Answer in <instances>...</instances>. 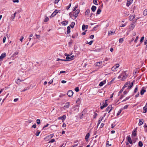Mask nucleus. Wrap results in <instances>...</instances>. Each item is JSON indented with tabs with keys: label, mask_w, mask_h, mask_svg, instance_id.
<instances>
[{
	"label": "nucleus",
	"mask_w": 147,
	"mask_h": 147,
	"mask_svg": "<svg viewBox=\"0 0 147 147\" xmlns=\"http://www.w3.org/2000/svg\"><path fill=\"white\" fill-rule=\"evenodd\" d=\"M88 25H85L83 24L82 26V30H85V28L87 29L88 28Z\"/></svg>",
	"instance_id": "412c9836"
},
{
	"label": "nucleus",
	"mask_w": 147,
	"mask_h": 147,
	"mask_svg": "<svg viewBox=\"0 0 147 147\" xmlns=\"http://www.w3.org/2000/svg\"><path fill=\"white\" fill-rule=\"evenodd\" d=\"M146 92V90H145L142 89L141 91L140 92V94L141 95H143L145 92Z\"/></svg>",
	"instance_id": "393cba45"
},
{
	"label": "nucleus",
	"mask_w": 147,
	"mask_h": 147,
	"mask_svg": "<svg viewBox=\"0 0 147 147\" xmlns=\"http://www.w3.org/2000/svg\"><path fill=\"white\" fill-rule=\"evenodd\" d=\"M127 140L130 144H133L131 139L130 136H127Z\"/></svg>",
	"instance_id": "423d86ee"
},
{
	"label": "nucleus",
	"mask_w": 147,
	"mask_h": 147,
	"mask_svg": "<svg viewBox=\"0 0 147 147\" xmlns=\"http://www.w3.org/2000/svg\"><path fill=\"white\" fill-rule=\"evenodd\" d=\"M19 53V52L18 51H16L14 52V53L13 54V55H12V57H14V56H16Z\"/></svg>",
	"instance_id": "c9c22d12"
},
{
	"label": "nucleus",
	"mask_w": 147,
	"mask_h": 147,
	"mask_svg": "<svg viewBox=\"0 0 147 147\" xmlns=\"http://www.w3.org/2000/svg\"><path fill=\"white\" fill-rule=\"evenodd\" d=\"M13 2L14 3H18L19 2V0H13Z\"/></svg>",
	"instance_id": "6e6d98bb"
},
{
	"label": "nucleus",
	"mask_w": 147,
	"mask_h": 147,
	"mask_svg": "<svg viewBox=\"0 0 147 147\" xmlns=\"http://www.w3.org/2000/svg\"><path fill=\"white\" fill-rule=\"evenodd\" d=\"M93 3L96 5H98L97 4V1L96 0H93Z\"/></svg>",
	"instance_id": "8fccbe9b"
},
{
	"label": "nucleus",
	"mask_w": 147,
	"mask_h": 147,
	"mask_svg": "<svg viewBox=\"0 0 147 147\" xmlns=\"http://www.w3.org/2000/svg\"><path fill=\"white\" fill-rule=\"evenodd\" d=\"M60 0H55L54 3L56 4L58 3L59 1Z\"/></svg>",
	"instance_id": "680f3d73"
},
{
	"label": "nucleus",
	"mask_w": 147,
	"mask_h": 147,
	"mask_svg": "<svg viewBox=\"0 0 147 147\" xmlns=\"http://www.w3.org/2000/svg\"><path fill=\"white\" fill-rule=\"evenodd\" d=\"M143 113H145L147 111V108L145 107H144L143 108Z\"/></svg>",
	"instance_id": "c756f323"
},
{
	"label": "nucleus",
	"mask_w": 147,
	"mask_h": 147,
	"mask_svg": "<svg viewBox=\"0 0 147 147\" xmlns=\"http://www.w3.org/2000/svg\"><path fill=\"white\" fill-rule=\"evenodd\" d=\"M94 37V35H91L90 36V38L91 39L93 38Z\"/></svg>",
	"instance_id": "69168bd1"
},
{
	"label": "nucleus",
	"mask_w": 147,
	"mask_h": 147,
	"mask_svg": "<svg viewBox=\"0 0 147 147\" xmlns=\"http://www.w3.org/2000/svg\"><path fill=\"white\" fill-rule=\"evenodd\" d=\"M96 8V7L95 6H92L91 7V10L93 12H94L95 11Z\"/></svg>",
	"instance_id": "5701e85b"
},
{
	"label": "nucleus",
	"mask_w": 147,
	"mask_h": 147,
	"mask_svg": "<svg viewBox=\"0 0 147 147\" xmlns=\"http://www.w3.org/2000/svg\"><path fill=\"white\" fill-rule=\"evenodd\" d=\"M112 109V107L111 105H110L109 107H107L106 109V111H109V113Z\"/></svg>",
	"instance_id": "0eeeda50"
},
{
	"label": "nucleus",
	"mask_w": 147,
	"mask_h": 147,
	"mask_svg": "<svg viewBox=\"0 0 147 147\" xmlns=\"http://www.w3.org/2000/svg\"><path fill=\"white\" fill-rule=\"evenodd\" d=\"M70 105V103L69 102H66L63 107V109H68Z\"/></svg>",
	"instance_id": "20e7f679"
},
{
	"label": "nucleus",
	"mask_w": 147,
	"mask_h": 147,
	"mask_svg": "<svg viewBox=\"0 0 147 147\" xmlns=\"http://www.w3.org/2000/svg\"><path fill=\"white\" fill-rule=\"evenodd\" d=\"M40 133V131L39 130H38L36 132L35 135L37 136H38L39 135V134Z\"/></svg>",
	"instance_id": "4c0bfd02"
},
{
	"label": "nucleus",
	"mask_w": 147,
	"mask_h": 147,
	"mask_svg": "<svg viewBox=\"0 0 147 147\" xmlns=\"http://www.w3.org/2000/svg\"><path fill=\"white\" fill-rule=\"evenodd\" d=\"M101 10L100 9H98L97 11V14H99L101 12Z\"/></svg>",
	"instance_id": "a19ab883"
},
{
	"label": "nucleus",
	"mask_w": 147,
	"mask_h": 147,
	"mask_svg": "<svg viewBox=\"0 0 147 147\" xmlns=\"http://www.w3.org/2000/svg\"><path fill=\"white\" fill-rule=\"evenodd\" d=\"M143 13L144 16H146L147 15V9L144 11Z\"/></svg>",
	"instance_id": "e433bc0d"
},
{
	"label": "nucleus",
	"mask_w": 147,
	"mask_h": 147,
	"mask_svg": "<svg viewBox=\"0 0 147 147\" xmlns=\"http://www.w3.org/2000/svg\"><path fill=\"white\" fill-rule=\"evenodd\" d=\"M78 5H77V6H76L74 7V9H73V11H74L76 10V8L78 7Z\"/></svg>",
	"instance_id": "bf43d9fd"
},
{
	"label": "nucleus",
	"mask_w": 147,
	"mask_h": 147,
	"mask_svg": "<svg viewBox=\"0 0 147 147\" xmlns=\"http://www.w3.org/2000/svg\"><path fill=\"white\" fill-rule=\"evenodd\" d=\"M138 86L137 85L136 86L134 90V93H136L137 92L138 90Z\"/></svg>",
	"instance_id": "f704fd0d"
},
{
	"label": "nucleus",
	"mask_w": 147,
	"mask_h": 147,
	"mask_svg": "<svg viewBox=\"0 0 147 147\" xmlns=\"http://www.w3.org/2000/svg\"><path fill=\"white\" fill-rule=\"evenodd\" d=\"M103 118V117H102V118L101 117H100L99 118V120L98 121V123L97 124V126H98V125L100 123L101 121L102 120Z\"/></svg>",
	"instance_id": "b1692460"
},
{
	"label": "nucleus",
	"mask_w": 147,
	"mask_h": 147,
	"mask_svg": "<svg viewBox=\"0 0 147 147\" xmlns=\"http://www.w3.org/2000/svg\"><path fill=\"white\" fill-rule=\"evenodd\" d=\"M133 0H127L126 5L128 7L132 3Z\"/></svg>",
	"instance_id": "9b49d317"
},
{
	"label": "nucleus",
	"mask_w": 147,
	"mask_h": 147,
	"mask_svg": "<svg viewBox=\"0 0 147 147\" xmlns=\"http://www.w3.org/2000/svg\"><path fill=\"white\" fill-rule=\"evenodd\" d=\"M74 55H72V56H70V59H71V60L74 59Z\"/></svg>",
	"instance_id": "13d9d810"
},
{
	"label": "nucleus",
	"mask_w": 147,
	"mask_h": 147,
	"mask_svg": "<svg viewBox=\"0 0 147 147\" xmlns=\"http://www.w3.org/2000/svg\"><path fill=\"white\" fill-rule=\"evenodd\" d=\"M106 145L107 146H111V144H109V141H108L107 142Z\"/></svg>",
	"instance_id": "ea45409f"
},
{
	"label": "nucleus",
	"mask_w": 147,
	"mask_h": 147,
	"mask_svg": "<svg viewBox=\"0 0 147 147\" xmlns=\"http://www.w3.org/2000/svg\"><path fill=\"white\" fill-rule=\"evenodd\" d=\"M124 41V39L123 38H120L119 40V43H122Z\"/></svg>",
	"instance_id": "58836bf2"
},
{
	"label": "nucleus",
	"mask_w": 147,
	"mask_h": 147,
	"mask_svg": "<svg viewBox=\"0 0 147 147\" xmlns=\"http://www.w3.org/2000/svg\"><path fill=\"white\" fill-rule=\"evenodd\" d=\"M32 127L34 128H36V123H34L32 126Z\"/></svg>",
	"instance_id": "de8ad7c7"
},
{
	"label": "nucleus",
	"mask_w": 147,
	"mask_h": 147,
	"mask_svg": "<svg viewBox=\"0 0 147 147\" xmlns=\"http://www.w3.org/2000/svg\"><path fill=\"white\" fill-rule=\"evenodd\" d=\"M66 116L65 115H63L62 116L59 117L58 118L59 120H62L64 121L66 119Z\"/></svg>",
	"instance_id": "f8f14e48"
},
{
	"label": "nucleus",
	"mask_w": 147,
	"mask_h": 147,
	"mask_svg": "<svg viewBox=\"0 0 147 147\" xmlns=\"http://www.w3.org/2000/svg\"><path fill=\"white\" fill-rule=\"evenodd\" d=\"M143 119H140L139 120V122L138 125H141L143 124Z\"/></svg>",
	"instance_id": "2eb2a0df"
},
{
	"label": "nucleus",
	"mask_w": 147,
	"mask_h": 147,
	"mask_svg": "<svg viewBox=\"0 0 147 147\" xmlns=\"http://www.w3.org/2000/svg\"><path fill=\"white\" fill-rule=\"evenodd\" d=\"M139 92H138V93L137 94L135 95V97H137L139 95Z\"/></svg>",
	"instance_id": "338daca9"
},
{
	"label": "nucleus",
	"mask_w": 147,
	"mask_h": 147,
	"mask_svg": "<svg viewBox=\"0 0 147 147\" xmlns=\"http://www.w3.org/2000/svg\"><path fill=\"white\" fill-rule=\"evenodd\" d=\"M90 136V133H88L86 134L85 136V139L87 141H88V139L89 138Z\"/></svg>",
	"instance_id": "ddd939ff"
},
{
	"label": "nucleus",
	"mask_w": 147,
	"mask_h": 147,
	"mask_svg": "<svg viewBox=\"0 0 147 147\" xmlns=\"http://www.w3.org/2000/svg\"><path fill=\"white\" fill-rule=\"evenodd\" d=\"M143 143L142 141H140L138 143V145L140 147H141L143 146Z\"/></svg>",
	"instance_id": "7c9ffc66"
},
{
	"label": "nucleus",
	"mask_w": 147,
	"mask_h": 147,
	"mask_svg": "<svg viewBox=\"0 0 147 147\" xmlns=\"http://www.w3.org/2000/svg\"><path fill=\"white\" fill-rule=\"evenodd\" d=\"M144 38V36H142L140 40V42H141V43L143 41Z\"/></svg>",
	"instance_id": "79ce46f5"
},
{
	"label": "nucleus",
	"mask_w": 147,
	"mask_h": 147,
	"mask_svg": "<svg viewBox=\"0 0 147 147\" xmlns=\"http://www.w3.org/2000/svg\"><path fill=\"white\" fill-rule=\"evenodd\" d=\"M126 71L122 72L121 74L118 77V78H121L123 80H125L128 76V75L126 74Z\"/></svg>",
	"instance_id": "f257e3e1"
},
{
	"label": "nucleus",
	"mask_w": 147,
	"mask_h": 147,
	"mask_svg": "<svg viewBox=\"0 0 147 147\" xmlns=\"http://www.w3.org/2000/svg\"><path fill=\"white\" fill-rule=\"evenodd\" d=\"M36 123L38 124H40V120L39 119H37Z\"/></svg>",
	"instance_id": "5fc2aeb1"
},
{
	"label": "nucleus",
	"mask_w": 147,
	"mask_h": 147,
	"mask_svg": "<svg viewBox=\"0 0 147 147\" xmlns=\"http://www.w3.org/2000/svg\"><path fill=\"white\" fill-rule=\"evenodd\" d=\"M80 11L79 9H77L73 13V17L75 18H76L77 17Z\"/></svg>",
	"instance_id": "7ed1b4c3"
},
{
	"label": "nucleus",
	"mask_w": 147,
	"mask_h": 147,
	"mask_svg": "<svg viewBox=\"0 0 147 147\" xmlns=\"http://www.w3.org/2000/svg\"><path fill=\"white\" fill-rule=\"evenodd\" d=\"M19 100V99L18 98H15L14 99V101L15 102H17Z\"/></svg>",
	"instance_id": "052dcab7"
},
{
	"label": "nucleus",
	"mask_w": 147,
	"mask_h": 147,
	"mask_svg": "<svg viewBox=\"0 0 147 147\" xmlns=\"http://www.w3.org/2000/svg\"><path fill=\"white\" fill-rule=\"evenodd\" d=\"M75 25V23L74 22H72L70 24V27L72 28H73L74 27Z\"/></svg>",
	"instance_id": "cd10ccee"
},
{
	"label": "nucleus",
	"mask_w": 147,
	"mask_h": 147,
	"mask_svg": "<svg viewBox=\"0 0 147 147\" xmlns=\"http://www.w3.org/2000/svg\"><path fill=\"white\" fill-rule=\"evenodd\" d=\"M115 31L113 32L111 30L109 31H108V35L110 36V35H113L114 34V33H115Z\"/></svg>",
	"instance_id": "a211bd4d"
},
{
	"label": "nucleus",
	"mask_w": 147,
	"mask_h": 147,
	"mask_svg": "<svg viewBox=\"0 0 147 147\" xmlns=\"http://www.w3.org/2000/svg\"><path fill=\"white\" fill-rule=\"evenodd\" d=\"M24 81V80H21L20 79H18L17 81H16V83L17 84L19 85L20 82L23 81Z\"/></svg>",
	"instance_id": "aec40b11"
},
{
	"label": "nucleus",
	"mask_w": 147,
	"mask_h": 147,
	"mask_svg": "<svg viewBox=\"0 0 147 147\" xmlns=\"http://www.w3.org/2000/svg\"><path fill=\"white\" fill-rule=\"evenodd\" d=\"M135 26V25L133 24H131L129 28L131 30H132L134 28Z\"/></svg>",
	"instance_id": "bb28decb"
},
{
	"label": "nucleus",
	"mask_w": 147,
	"mask_h": 147,
	"mask_svg": "<svg viewBox=\"0 0 147 147\" xmlns=\"http://www.w3.org/2000/svg\"><path fill=\"white\" fill-rule=\"evenodd\" d=\"M61 23L63 25V26H66L68 24V22L67 21H63L62 22H61Z\"/></svg>",
	"instance_id": "f3484780"
},
{
	"label": "nucleus",
	"mask_w": 147,
	"mask_h": 147,
	"mask_svg": "<svg viewBox=\"0 0 147 147\" xmlns=\"http://www.w3.org/2000/svg\"><path fill=\"white\" fill-rule=\"evenodd\" d=\"M6 56V53H2L0 56V61H2L4 58Z\"/></svg>",
	"instance_id": "6e6552de"
},
{
	"label": "nucleus",
	"mask_w": 147,
	"mask_h": 147,
	"mask_svg": "<svg viewBox=\"0 0 147 147\" xmlns=\"http://www.w3.org/2000/svg\"><path fill=\"white\" fill-rule=\"evenodd\" d=\"M6 38V37L5 36H4L3 38V43H5V40Z\"/></svg>",
	"instance_id": "3c124183"
},
{
	"label": "nucleus",
	"mask_w": 147,
	"mask_h": 147,
	"mask_svg": "<svg viewBox=\"0 0 147 147\" xmlns=\"http://www.w3.org/2000/svg\"><path fill=\"white\" fill-rule=\"evenodd\" d=\"M24 37L23 36H22L21 37V38L20 39V40L22 42L23 39H24Z\"/></svg>",
	"instance_id": "4d7b16f0"
},
{
	"label": "nucleus",
	"mask_w": 147,
	"mask_h": 147,
	"mask_svg": "<svg viewBox=\"0 0 147 147\" xmlns=\"http://www.w3.org/2000/svg\"><path fill=\"white\" fill-rule=\"evenodd\" d=\"M106 83V80H104V81L101 82L99 84V86H102L103 85Z\"/></svg>",
	"instance_id": "4468645a"
},
{
	"label": "nucleus",
	"mask_w": 147,
	"mask_h": 147,
	"mask_svg": "<svg viewBox=\"0 0 147 147\" xmlns=\"http://www.w3.org/2000/svg\"><path fill=\"white\" fill-rule=\"evenodd\" d=\"M122 111V110H120L119 111H118V113H117V116H119V115L121 113Z\"/></svg>",
	"instance_id": "37998d69"
},
{
	"label": "nucleus",
	"mask_w": 147,
	"mask_h": 147,
	"mask_svg": "<svg viewBox=\"0 0 147 147\" xmlns=\"http://www.w3.org/2000/svg\"><path fill=\"white\" fill-rule=\"evenodd\" d=\"M108 105L107 103V102H105V103L102 106H101L100 108L101 109H103L104 108L106 107Z\"/></svg>",
	"instance_id": "6ab92c4d"
},
{
	"label": "nucleus",
	"mask_w": 147,
	"mask_h": 147,
	"mask_svg": "<svg viewBox=\"0 0 147 147\" xmlns=\"http://www.w3.org/2000/svg\"><path fill=\"white\" fill-rule=\"evenodd\" d=\"M55 141V140L54 139H52L51 140L49 141V143H53Z\"/></svg>",
	"instance_id": "a18cd8bd"
},
{
	"label": "nucleus",
	"mask_w": 147,
	"mask_h": 147,
	"mask_svg": "<svg viewBox=\"0 0 147 147\" xmlns=\"http://www.w3.org/2000/svg\"><path fill=\"white\" fill-rule=\"evenodd\" d=\"M133 85V83L132 82L131 83L129 82H127L124 86L123 88L128 87V89H130Z\"/></svg>",
	"instance_id": "f03ea898"
},
{
	"label": "nucleus",
	"mask_w": 147,
	"mask_h": 147,
	"mask_svg": "<svg viewBox=\"0 0 147 147\" xmlns=\"http://www.w3.org/2000/svg\"><path fill=\"white\" fill-rule=\"evenodd\" d=\"M124 88H123H123H122V89L119 91V92H118V95L119 96L120 95V94L123 91Z\"/></svg>",
	"instance_id": "2f4dec72"
},
{
	"label": "nucleus",
	"mask_w": 147,
	"mask_h": 147,
	"mask_svg": "<svg viewBox=\"0 0 147 147\" xmlns=\"http://www.w3.org/2000/svg\"><path fill=\"white\" fill-rule=\"evenodd\" d=\"M130 96H128V97H126V98H125L122 101V102H125V101H126L127 100H128L130 98Z\"/></svg>",
	"instance_id": "c85d7f7f"
},
{
	"label": "nucleus",
	"mask_w": 147,
	"mask_h": 147,
	"mask_svg": "<svg viewBox=\"0 0 147 147\" xmlns=\"http://www.w3.org/2000/svg\"><path fill=\"white\" fill-rule=\"evenodd\" d=\"M138 36H137L135 40V41H134V42H137V41L138 40Z\"/></svg>",
	"instance_id": "e2e57ef3"
},
{
	"label": "nucleus",
	"mask_w": 147,
	"mask_h": 147,
	"mask_svg": "<svg viewBox=\"0 0 147 147\" xmlns=\"http://www.w3.org/2000/svg\"><path fill=\"white\" fill-rule=\"evenodd\" d=\"M66 59L62 60L64 61H70L71 60L70 59V56L66 57Z\"/></svg>",
	"instance_id": "4be33fe9"
},
{
	"label": "nucleus",
	"mask_w": 147,
	"mask_h": 147,
	"mask_svg": "<svg viewBox=\"0 0 147 147\" xmlns=\"http://www.w3.org/2000/svg\"><path fill=\"white\" fill-rule=\"evenodd\" d=\"M136 136V129H135L133 131L132 134V136Z\"/></svg>",
	"instance_id": "dca6fc26"
},
{
	"label": "nucleus",
	"mask_w": 147,
	"mask_h": 147,
	"mask_svg": "<svg viewBox=\"0 0 147 147\" xmlns=\"http://www.w3.org/2000/svg\"><path fill=\"white\" fill-rule=\"evenodd\" d=\"M93 42V40H91L89 42H87V43L89 44V45H91L92 44Z\"/></svg>",
	"instance_id": "49530a36"
},
{
	"label": "nucleus",
	"mask_w": 147,
	"mask_h": 147,
	"mask_svg": "<svg viewBox=\"0 0 147 147\" xmlns=\"http://www.w3.org/2000/svg\"><path fill=\"white\" fill-rule=\"evenodd\" d=\"M90 12V10L89 9H87L85 13V15H88Z\"/></svg>",
	"instance_id": "473e14b6"
},
{
	"label": "nucleus",
	"mask_w": 147,
	"mask_h": 147,
	"mask_svg": "<svg viewBox=\"0 0 147 147\" xmlns=\"http://www.w3.org/2000/svg\"><path fill=\"white\" fill-rule=\"evenodd\" d=\"M126 23H125L124 24H121V27H124V26H125Z\"/></svg>",
	"instance_id": "0e129e2a"
},
{
	"label": "nucleus",
	"mask_w": 147,
	"mask_h": 147,
	"mask_svg": "<svg viewBox=\"0 0 147 147\" xmlns=\"http://www.w3.org/2000/svg\"><path fill=\"white\" fill-rule=\"evenodd\" d=\"M70 27L69 26H68L67 27V33L68 34L70 32Z\"/></svg>",
	"instance_id": "a878e982"
},
{
	"label": "nucleus",
	"mask_w": 147,
	"mask_h": 147,
	"mask_svg": "<svg viewBox=\"0 0 147 147\" xmlns=\"http://www.w3.org/2000/svg\"><path fill=\"white\" fill-rule=\"evenodd\" d=\"M58 12V11L56 10L52 13L51 16V18H53L54 17Z\"/></svg>",
	"instance_id": "9d476101"
},
{
	"label": "nucleus",
	"mask_w": 147,
	"mask_h": 147,
	"mask_svg": "<svg viewBox=\"0 0 147 147\" xmlns=\"http://www.w3.org/2000/svg\"><path fill=\"white\" fill-rule=\"evenodd\" d=\"M75 90L76 92H78L79 91V89L78 87H77L75 88Z\"/></svg>",
	"instance_id": "09e8293b"
},
{
	"label": "nucleus",
	"mask_w": 147,
	"mask_h": 147,
	"mask_svg": "<svg viewBox=\"0 0 147 147\" xmlns=\"http://www.w3.org/2000/svg\"><path fill=\"white\" fill-rule=\"evenodd\" d=\"M49 136L51 138H52L53 136V134H51L49 135Z\"/></svg>",
	"instance_id": "774afa93"
},
{
	"label": "nucleus",
	"mask_w": 147,
	"mask_h": 147,
	"mask_svg": "<svg viewBox=\"0 0 147 147\" xmlns=\"http://www.w3.org/2000/svg\"><path fill=\"white\" fill-rule=\"evenodd\" d=\"M128 105H127L125 106H124V107H123V109H127L128 107Z\"/></svg>",
	"instance_id": "864d4df0"
},
{
	"label": "nucleus",
	"mask_w": 147,
	"mask_h": 147,
	"mask_svg": "<svg viewBox=\"0 0 147 147\" xmlns=\"http://www.w3.org/2000/svg\"><path fill=\"white\" fill-rule=\"evenodd\" d=\"M35 36L36 37V38L38 39H39L40 37V36L39 35H37V34H35Z\"/></svg>",
	"instance_id": "603ef678"
},
{
	"label": "nucleus",
	"mask_w": 147,
	"mask_h": 147,
	"mask_svg": "<svg viewBox=\"0 0 147 147\" xmlns=\"http://www.w3.org/2000/svg\"><path fill=\"white\" fill-rule=\"evenodd\" d=\"M102 61H100L96 63V66H100V64H102Z\"/></svg>",
	"instance_id": "72a5a7b5"
},
{
	"label": "nucleus",
	"mask_w": 147,
	"mask_h": 147,
	"mask_svg": "<svg viewBox=\"0 0 147 147\" xmlns=\"http://www.w3.org/2000/svg\"><path fill=\"white\" fill-rule=\"evenodd\" d=\"M119 66V64H117L115 66H114L112 68L111 70L112 71H114L117 68H118Z\"/></svg>",
	"instance_id": "1a4fd4ad"
},
{
	"label": "nucleus",
	"mask_w": 147,
	"mask_h": 147,
	"mask_svg": "<svg viewBox=\"0 0 147 147\" xmlns=\"http://www.w3.org/2000/svg\"><path fill=\"white\" fill-rule=\"evenodd\" d=\"M73 92L71 90H69L67 93V95L69 97H71L72 96L73 94Z\"/></svg>",
	"instance_id": "39448f33"
},
{
	"label": "nucleus",
	"mask_w": 147,
	"mask_h": 147,
	"mask_svg": "<svg viewBox=\"0 0 147 147\" xmlns=\"http://www.w3.org/2000/svg\"><path fill=\"white\" fill-rule=\"evenodd\" d=\"M98 115V114L97 113H94V115H93V117L94 118H96V117H97V116Z\"/></svg>",
	"instance_id": "c03bdc74"
}]
</instances>
